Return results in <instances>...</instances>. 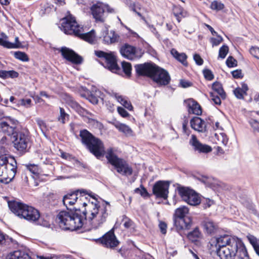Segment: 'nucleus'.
<instances>
[{
	"label": "nucleus",
	"instance_id": "29",
	"mask_svg": "<svg viewBox=\"0 0 259 259\" xmlns=\"http://www.w3.org/2000/svg\"><path fill=\"white\" fill-rule=\"evenodd\" d=\"M213 90L212 93H215V94L219 95L222 99H225L226 97V94L223 89L222 85L219 82H214L212 85Z\"/></svg>",
	"mask_w": 259,
	"mask_h": 259
},
{
	"label": "nucleus",
	"instance_id": "9",
	"mask_svg": "<svg viewBox=\"0 0 259 259\" xmlns=\"http://www.w3.org/2000/svg\"><path fill=\"white\" fill-rule=\"evenodd\" d=\"M13 139L14 147L20 153L26 152L30 142L28 132L26 130L17 131L13 136Z\"/></svg>",
	"mask_w": 259,
	"mask_h": 259
},
{
	"label": "nucleus",
	"instance_id": "26",
	"mask_svg": "<svg viewBox=\"0 0 259 259\" xmlns=\"http://www.w3.org/2000/svg\"><path fill=\"white\" fill-rule=\"evenodd\" d=\"M112 124L119 131L127 135H132V130L128 125L117 121L113 122Z\"/></svg>",
	"mask_w": 259,
	"mask_h": 259
},
{
	"label": "nucleus",
	"instance_id": "22",
	"mask_svg": "<svg viewBox=\"0 0 259 259\" xmlns=\"http://www.w3.org/2000/svg\"><path fill=\"white\" fill-rule=\"evenodd\" d=\"M185 103L188 108L189 113L197 115L202 113V109L200 105L193 99H188L185 100Z\"/></svg>",
	"mask_w": 259,
	"mask_h": 259
},
{
	"label": "nucleus",
	"instance_id": "34",
	"mask_svg": "<svg viewBox=\"0 0 259 259\" xmlns=\"http://www.w3.org/2000/svg\"><path fill=\"white\" fill-rule=\"evenodd\" d=\"M200 233L198 228H196L192 231L190 232L188 235L187 237L188 239L192 242H194L197 240L199 237Z\"/></svg>",
	"mask_w": 259,
	"mask_h": 259
},
{
	"label": "nucleus",
	"instance_id": "32",
	"mask_svg": "<svg viewBox=\"0 0 259 259\" xmlns=\"http://www.w3.org/2000/svg\"><path fill=\"white\" fill-rule=\"evenodd\" d=\"M60 115L58 117V120L62 124H64L69 120V115L67 114L62 107L59 108Z\"/></svg>",
	"mask_w": 259,
	"mask_h": 259
},
{
	"label": "nucleus",
	"instance_id": "39",
	"mask_svg": "<svg viewBox=\"0 0 259 259\" xmlns=\"http://www.w3.org/2000/svg\"><path fill=\"white\" fill-rule=\"evenodd\" d=\"M36 121L43 134L46 136V133L48 131L47 126L46 122L40 118L36 119Z\"/></svg>",
	"mask_w": 259,
	"mask_h": 259
},
{
	"label": "nucleus",
	"instance_id": "43",
	"mask_svg": "<svg viewBox=\"0 0 259 259\" xmlns=\"http://www.w3.org/2000/svg\"><path fill=\"white\" fill-rule=\"evenodd\" d=\"M228 51V47L226 45H223L219 49V57L224 59L227 55Z\"/></svg>",
	"mask_w": 259,
	"mask_h": 259
},
{
	"label": "nucleus",
	"instance_id": "53",
	"mask_svg": "<svg viewBox=\"0 0 259 259\" xmlns=\"http://www.w3.org/2000/svg\"><path fill=\"white\" fill-rule=\"evenodd\" d=\"M218 37L212 38L211 39V42L213 46H218L223 40L222 37L219 35H216Z\"/></svg>",
	"mask_w": 259,
	"mask_h": 259
},
{
	"label": "nucleus",
	"instance_id": "30",
	"mask_svg": "<svg viewBox=\"0 0 259 259\" xmlns=\"http://www.w3.org/2000/svg\"><path fill=\"white\" fill-rule=\"evenodd\" d=\"M68 105L81 115L83 116L87 112L86 110L81 107L76 101L72 99L69 101Z\"/></svg>",
	"mask_w": 259,
	"mask_h": 259
},
{
	"label": "nucleus",
	"instance_id": "27",
	"mask_svg": "<svg viewBox=\"0 0 259 259\" xmlns=\"http://www.w3.org/2000/svg\"><path fill=\"white\" fill-rule=\"evenodd\" d=\"M6 162V157H0V181L6 183V171L5 167Z\"/></svg>",
	"mask_w": 259,
	"mask_h": 259
},
{
	"label": "nucleus",
	"instance_id": "31",
	"mask_svg": "<svg viewBox=\"0 0 259 259\" xmlns=\"http://www.w3.org/2000/svg\"><path fill=\"white\" fill-rule=\"evenodd\" d=\"M77 36L81 37L83 40L91 44L93 43L95 40L94 32L93 30H92L89 32L83 33L82 28L81 34L79 35H77Z\"/></svg>",
	"mask_w": 259,
	"mask_h": 259
},
{
	"label": "nucleus",
	"instance_id": "40",
	"mask_svg": "<svg viewBox=\"0 0 259 259\" xmlns=\"http://www.w3.org/2000/svg\"><path fill=\"white\" fill-rule=\"evenodd\" d=\"M200 204L204 209H206L213 204V201L209 198H203L202 199H200Z\"/></svg>",
	"mask_w": 259,
	"mask_h": 259
},
{
	"label": "nucleus",
	"instance_id": "54",
	"mask_svg": "<svg viewBox=\"0 0 259 259\" xmlns=\"http://www.w3.org/2000/svg\"><path fill=\"white\" fill-rule=\"evenodd\" d=\"M117 111L118 113L123 117H126L129 116L128 113L123 107H118L117 108Z\"/></svg>",
	"mask_w": 259,
	"mask_h": 259
},
{
	"label": "nucleus",
	"instance_id": "21",
	"mask_svg": "<svg viewBox=\"0 0 259 259\" xmlns=\"http://www.w3.org/2000/svg\"><path fill=\"white\" fill-rule=\"evenodd\" d=\"M102 36L103 37V41L107 44H113L117 42L119 39V35L115 33L114 31L109 32L107 27H104L102 31Z\"/></svg>",
	"mask_w": 259,
	"mask_h": 259
},
{
	"label": "nucleus",
	"instance_id": "55",
	"mask_svg": "<svg viewBox=\"0 0 259 259\" xmlns=\"http://www.w3.org/2000/svg\"><path fill=\"white\" fill-rule=\"evenodd\" d=\"M93 90V94L97 97V98H98V100L100 99L102 102H103V93H102L99 90L95 89V91L94 89Z\"/></svg>",
	"mask_w": 259,
	"mask_h": 259
},
{
	"label": "nucleus",
	"instance_id": "5",
	"mask_svg": "<svg viewBox=\"0 0 259 259\" xmlns=\"http://www.w3.org/2000/svg\"><path fill=\"white\" fill-rule=\"evenodd\" d=\"M10 209L16 215L30 222H35L38 220L40 214L35 208L23 203L16 201L8 202Z\"/></svg>",
	"mask_w": 259,
	"mask_h": 259
},
{
	"label": "nucleus",
	"instance_id": "58",
	"mask_svg": "<svg viewBox=\"0 0 259 259\" xmlns=\"http://www.w3.org/2000/svg\"><path fill=\"white\" fill-rule=\"evenodd\" d=\"M194 60L198 65H201L203 63V59L198 54H195L193 56Z\"/></svg>",
	"mask_w": 259,
	"mask_h": 259
},
{
	"label": "nucleus",
	"instance_id": "1",
	"mask_svg": "<svg viewBox=\"0 0 259 259\" xmlns=\"http://www.w3.org/2000/svg\"><path fill=\"white\" fill-rule=\"evenodd\" d=\"M98 195L89 199L88 202H84L85 207L82 212L76 209L74 212L63 210L56 216L55 221L60 228L64 230L74 231L81 228L83 225H89L95 229L101 227L107 220L110 214L111 206L109 202L97 201Z\"/></svg>",
	"mask_w": 259,
	"mask_h": 259
},
{
	"label": "nucleus",
	"instance_id": "46",
	"mask_svg": "<svg viewBox=\"0 0 259 259\" xmlns=\"http://www.w3.org/2000/svg\"><path fill=\"white\" fill-rule=\"evenodd\" d=\"M210 94L211 100L214 104L217 105H220L221 104V97L218 94H215V93H210Z\"/></svg>",
	"mask_w": 259,
	"mask_h": 259
},
{
	"label": "nucleus",
	"instance_id": "45",
	"mask_svg": "<svg viewBox=\"0 0 259 259\" xmlns=\"http://www.w3.org/2000/svg\"><path fill=\"white\" fill-rule=\"evenodd\" d=\"M122 218V222H123V226L126 229H129L133 227L134 223L129 218H127L125 215H123Z\"/></svg>",
	"mask_w": 259,
	"mask_h": 259
},
{
	"label": "nucleus",
	"instance_id": "49",
	"mask_svg": "<svg viewBox=\"0 0 259 259\" xmlns=\"http://www.w3.org/2000/svg\"><path fill=\"white\" fill-rule=\"evenodd\" d=\"M226 64L228 67L231 68L237 66L236 60L232 56H229L226 60Z\"/></svg>",
	"mask_w": 259,
	"mask_h": 259
},
{
	"label": "nucleus",
	"instance_id": "56",
	"mask_svg": "<svg viewBox=\"0 0 259 259\" xmlns=\"http://www.w3.org/2000/svg\"><path fill=\"white\" fill-rule=\"evenodd\" d=\"M121 105L130 111L133 110V106L131 103L127 99H125L123 102H121Z\"/></svg>",
	"mask_w": 259,
	"mask_h": 259
},
{
	"label": "nucleus",
	"instance_id": "36",
	"mask_svg": "<svg viewBox=\"0 0 259 259\" xmlns=\"http://www.w3.org/2000/svg\"><path fill=\"white\" fill-rule=\"evenodd\" d=\"M14 57L23 62H28L29 61V58L27 55L23 52L16 51L14 53Z\"/></svg>",
	"mask_w": 259,
	"mask_h": 259
},
{
	"label": "nucleus",
	"instance_id": "51",
	"mask_svg": "<svg viewBox=\"0 0 259 259\" xmlns=\"http://www.w3.org/2000/svg\"><path fill=\"white\" fill-rule=\"evenodd\" d=\"M87 99L93 104H97L99 102L98 98L93 94V90H92L91 94L89 95Z\"/></svg>",
	"mask_w": 259,
	"mask_h": 259
},
{
	"label": "nucleus",
	"instance_id": "17",
	"mask_svg": "<svg viewBox=\"0 0 259 259\" xmlns=\"http://www.w3.org/2000/svg\"><path fill=\"white\" fill-rule=\"evenodd\" d=\"M96 241H100L101 243L107 248H113L119 244L114 232L110 230L106 233L101 238L96 239Z\"/></svg>",
	"mask_w": 259,
	"mask_h": 259
},
{
	"label": "nucleus",
	"instance_id": "50",
	"mask_svg": "<svg viewBox=\"0 0 259 259\" xmlns=\"http://www.w3.org/2000/svg\"><path fill=\"white\" fill-rule=\"evenodd\" d=\"M233 92L235 97L239 99H243L244 95H245L240 88L235 89Z\"/></svg>",
	"mask_w": 259,
	"mask_h": 259
},
{
	"label": "nucleus",
	"instance_id": "24",
	"mask_svg": "<svg viewBox=\"0 0 259 259\" xmlns=\"http://www.w3.org/2000/svg\"><path fill=\"white\" fill-rule=\"evenodd\" d=\"M14 43L11 42L7 40L0 38V45L7 49H19L22 48L21 43L19 41L18 37L15 38Z\"/></svg>",
	"mask_w": 259,
	"mask_h": 259
},
{
	"label": "nucleus",
	"instance_id": "25",
	"mask_svg": "<svg viewBox=\"0 0 259 259\" xmlns=\"http://www.w3.org/2000/svg\"><path fill=\"white\" fill-rule=\"evenodd\" d=\"M172 12L178 22H180L183 18L187 16V13L179 6H174Z\"/></svg>",
	"mask_w": 259,
	"mask_h": 259
},
{
	"label": "nucleus",
	"instance_id": "6",
	"mask_svg": "<svg viewBox=\"0 0 259 259\" xmlns=\"http://www.w3.org/2000/svg\"><path fill=\"white\" fill-rule=\"evenodd\" d=\"M189 209L182 206L176 209L174 215V221L175 226L179 230L189 229L191 225L192 220L187 216Z\"/></svg>",
	"mask_w": 259,
	"mask_h": 259
},
{
	"label": "nucleus",
	"instance_id": "14",
	"mask_svg": "<svg viewBox=\"0 0 259 259\" xmlns=\"http://www.w3.org/2000/svg\"><path fill=\"white\" fill-rule=\"evenodd\" d=\"M57 50L61 52L63 58L68 62L77 65L82 63V58L72 50L66 47H63Z\"/></svg>",
	"mask_w": 259,
	"mask_h": 259
},
{
	"label": "nucleus",
	"instance_id": "18",
	"mask_svg": "<svg viewBox=\"0 0 259 259\" xmlns=\"http://www.w3.org/2000/svg\"><path fill=\"white\" fill-rule=\"evenodd\" d=\"M6 171V183L11 182L15 177L17 171V162L14 157H6L5 162Z\"/></svg>",
	"mask_w": 259,
	"mask_h": 259
},
{
	"label": "nucleus",
	"instance_id": "33",
	"mask_svg": "<svg viewBox=\"0 0 259 259\" xmlns=\"http://www.w3.org/2000/svg\"><path fill=\"white\" fill-rule=\"evenodd\" d=\"M214 138L219 142H220L224 146H226L228 142V138L224 133H216L214 134Z\"/></svg>",
	"mask_w": 259,
	"mask_h": 259
},
{
	"label": "nucleus",
	"instance_id": "3",
	"mask_svg": "<svg viewBox=\"0 0 259 259\" xmlns=\"http://www.w3.org/2000/svg\"><path fill=\"white\" fill-rule=\"evenodd\" d=\"M213 243L221 259H250L242 240L236 236H221Z\"/></svg>",
	"mask_w": 259,
	"mask_h": 259
},
{
	"label": "nucleus",
	"instance_id": "10",
	"mask_svg": "<svg viewBox=\"0 0 259 259\" xmlns=\"http://www.w3.org/2000/svg\"><path fill=\"white\" fill-rule=\"evenodd\" d=\"M105 10L110 13H116L114 9L107 4L101 2H98L91 7V13L96 22H104L105 21L106 18Z\"/></svg>",
	"mask_w": 259,
	"mask_h": 259
},
{
	"label": "nucleus",
	"instance_id": "52",
	"mask_svg": "<svg viewBox=\"0 0 259 259\" xmlns=\"http://www.w3.org/2000/svg\"><path fill=\"white\" fill-rule=\"evenodd\" d=\"M250 53L254 57L259 59V48L257 47H252L249 50Z\"/></svg>",
	"mask_w": 259,
	"mask_h": 259
},
{
	"label": "nucleus",
	"instance_id": "15",
	"mask_svg": "<svg viewBox=\"0 0 259 259\" xmlns=\"http://www.w3.org/2000/svg\"><path fill=\"white\" fill-rule=\"evenodd\" d=\"M95 54L99 58L103 59L106 66L112 71H117L119 68L116 62L115 57L111 53H108L102 51H95Z\"/></svg>",
	"mask_w": 259,
	"mask_h": 259
},
{
	"label": "nucleus",
	"instance_id": "20",
	"mask_svg": "<svg viewBox=\"0 0 259 259\" xmlns=\"http://www.w3.org/2000/svg\"><path fill=\"white\" fill-rule=\"evenodd\" d=\"M191 127L200 133L206 134L207 132L206 122L199 117H194L190 120Z\"/></svg>",
	"mask_w": 259,
	"mask_h": 259
},
{
	"label": "nucleus",
	"instance_id": "41",
	"mask_svg": "<svg viewBox=\"0 0 259 259\" xmlns=\"http://www.w3.org/2000/svg\"><path fill=\"white\" fill-rule=\"evenodd\" d=\"M224 5L221 2H218L217 1H213L210 5V8L212 10H216V11H220L224 9Z\"/></svg>",
	"mask_w": 259,
	"mask_h": 259
},
{
	"label": "nucleus",
	"instance_id": "16",
	"mask_svg": "<svg viewBox=\"0 0 259 259\" xmlns=\"http://www.w3.org/2000/svg\"><path fill=\"white\" fill-rule=\"evenodd\" d=\"M169 184L167 182L159 181L153 186V193L156 197L166 199L167 198Z\"/></svg>",
	"mask_w": 259,
	"mask_h": 259
},
{
	"label": "nucleus",
	"instance_id": "64",
	"mask_svg": "<svg viewBox=\"0 0 259 259\" xmlns=\"http://www.w3.org/2000/svg\"><path fill=\"white\" fill-rule=\"evenodd\" d=\"M180 83L183 88H187L190 86V83L186 81L181 80Z\"/></svg>",
	"mask_w": 259,
	"mask_h": 259
},
{
	"label": "nucleus",
	"instance_id": "63",
	"mask_svg": "<svg viewBox=\"0 0 259 259\" xmlns=\"http://www.w3.org/2000/svg\"><path fill=\"white\" fill-rule=\"evenodd\" d=\"M115 97L116 99V100H117V101L119 102L121 104V102H123L124 101V100H125V98H124L121 95H118L117 94H115Z\"/></svg>",
	"mask_w": 259,
	"mask_h": 259
},
{
	"label": "nucleus",
	"instance_id": "23",
	"mask_svg": "<svg viewBox=\"0 0 259 259\" xmlns=\"http://www.w3.org/2000/svg\"><path fill=\"white\" fill-rule=\"evenodd\" d=\"M6 259H32V258L25 251L18 250L10 253Z\"/></svg>",
	"mask_w": 259,
	"mask_h": 259
},
{
	"label": "nucleus",
	"instance_id": "13",
	"mask_svg": "<svg viewBox=\"0 0 259 259\" xmlns=\"http://www.w3.org/2000/svg\"><path fill=\"white\" fill-rule=\"evenodd\" d=\"M18 121L10 117H6L0 122V131L8 136H13Z\"/></svg>",
	"mask_w": 259,
	"mask_h": 259
},
{
	"label": "nucleus",
	"instance_id": "44",
	"mask_svg": "<svg viewBox=\"0 0 259 259\" xmlns=\"http://www.w3.org/2000/svg\"><path fill=\"white\" fill-rule=\"evenodd\" d=\"M135 192L137 193H139L144 198H147L149 196L147 190L142 185H141L140 188H136L135 190Z\"/></svg>",
	"mask_w": 259,
	"mask_h": 259
},
{
	"label": "nucleus",
	"instance_id": "61",
	"mask_svg": "<svg viewBox=\"0 0 259 259\" xmlns=\"http://www.w3.org/2000/svg\"><path fill=\"white\" fill-rule=\"evenodd\" d=\"M31 103V100L30 99H22L21 100L22 105L25 106H30Z\"/></svg>",
	"mask_w": 259,
	"mask_h": 259
},
{
	"label": "nucleus",
	"instance_id": "60",
	"mask_svg": "<svg viewBox=\"0 0 259 259\" xmlns=\"http://www.w3.org/2000/svg\"><path fill=\"white\" fill-rule=\"evenodd\" d=\"M19 76V73L14 70L8 71V78H14Z\"/></svg>",
	"mask_w": 259,
	"mask_h": 259
},
{
	"label": "nucleus",
	"instance_id": "2",
	"mask_svg": "<svg viewBox=\"0 0 259 259\" xmlns=\"http://www.w3.org/2000/svg\"><path fill=\"white\" fill-rule=\"evenodd\" d=\"M79 136L82 144L97 158L100 159L105 154L108 162L114 166L118 173L128 176L132 174V168L125 160L118 157L116 148L110 147L105 151L103 142L87 130H81Z\"/></svg>",
	"mask_w": 259,
	"mask_h": 259
},
{
	"label": "nucleus",
	"instance_id": "19",
	"mask_svg": "<svg viewBox=\"0 0 259 259\" xmlns=\"http://www.w3.org/2000/svg\"><path fill=\"white\" fill-rule=\"evenodd\" d=\"M189 143L193 147L194 150L199 153L207 154L211 152L212 150L211 146L201 143L194 135H192Z\"/></svg>",
	"mask_w": 259,
	"mask_h": 259
},
{
	"label": "nucleus",
	"instance_id": "8",
	"mask_svg": "<svg viewBox=\"0 0 259 259\" xmlns=\"http://www.w3.org/2000/svg\"><path fill=\"white\" fill-rule=\"evenodd\" d=\"M63 19L61 29L65 34L77 35L81 34L82 27L79 25L75 18L69 13Z\"/></svg>",
	"mask_w": 259,
	"mask_h": 259
},
{
	"label": "nucleus",
	"instance_id": "4",
	"mask_svg": "<svg viewBox=\"0 0 259 259\" xmlns=\"http://www.w3.org/2000/svg\"><path fill=\"white\" fill-rule=\"evenodd\" d=\"M135 68L139 76L150 77L159 86L166 85L170 82V76L168 72L154 63L137 64Z\"/></svg>",
	"mask_w": 259,
	"mask_h": 259
},
{
	"label": "nucleus",
	"instance_id": "42",
	"mask_svg": "<svg viewBox=\"0 0 259 259\" xmlns=\"http://www.w3.org/2000/svg\"><path fill=\"white\" fill-rule=\"evenodd\" d=\"M122 68L124 73L128 76H130L131 74L132 66L130 63L126 62H122Z\"/></svg>",
	"mask_w": 259,
	"mask_h": 259
},
{
	"label": "nucleus",
	"instance_id": "12",
	"mask_svg": "<svg viewBox=\"0 0 259 259\" xmlns=\"http://www.w3.org/2000/svg\"><path fill=\"white\" fill-rule=\"evenodd\" d=\"M120 52L123 57L131 60L140 59L144 53L142 49L128 44L123 45L120 49Z\"/></svg>",
	"mask_w": 259,
	"mask_h": 259
},
{
	"label": "nucleus",
	"instance_id": "11",
	"mask_svg": "<svg viewBox=\"0 0 259 259\" xmlns=\"http://www.w3.org/2000/svg\"><path fill=\"white\" fill-rule=\"evenodd\" d=\"M178 191L182 199L189 205L195 206L200 204V198L193 190L185 187H179Z\"/></svg>",
	"mask_w": 259,
	"mask_h": 259
},
{
	"label": "nucleus",
	"instance_id": "35",
	"mask_svg": "<svg viewBox=\"0 0 259 259\" xmlns=\"http://www.w3.org/2000/svg\"><path fill=\"white\" fill-rule=\"evenodd\" d=\"M203 227L207 233L212 234L216 229V227L213 223L211 221H205L204 222Z\"/></svg>",
	"mask_w": 259,
	"mask_h": 259
},
{
	"label": "nucleus",
	"instance_id": "38",
	"mask_svg": "<svg viewBox=\"0 0 259 259\" xmlns=\"http://www.w3.org/2000/svg\"><path fill=\"white\" fill-rule=\"evenodd\" d=\"M26 170L30 174H32L34 176L37 177L39 174L38 168L37 165L34 164H30L26 166Z\"/></svg>",
	"mask_w": 259,
	"mask_h": 259
},
{
	"label": "nucleus",
	"instance_id": "62",
	"mask_svg": "<svg viewBox=\"0 0 259 259\" xmlns=\"http://www.w3.org/2000/svg\"><path fill=\"white\" fill-rule=\"evenodd\" d=\"M0 77L3 79L8 78V71L0 70Z\"/></svg>",
	"mask_w": 259,
	"mask_h": 259
},
{
	"label": "nucleus",
	"instance_id": "47",
	"mask_svg": "<svg viewBox=\"0 0 259 259\" xmlns=\"http://www.w3.org/2000/svg\"><path fill=\"white\" fill-rule=\"evenodd\" d=\"M203 74L206 80H211L214 78V75L212 71L208 69H204L203 70Z\"/></svg>",
	"mask_w": 259,
	"mask_h": 259
},
{
	"label": "nucleus",
	"instance_id": "7",
	"mask_svg": "<svg viewBox=\"0 0 259 259\" xmlns=\"http://www.w3.org/2000/svg\"><path fill=\"white\" fill-rule=\"evenodd\" d=\"M78 195H79L80 200H82L84 198L88 201L91 198H95V194L91 191L84 189L78 190L74 192L68 193L65 195L62 199L63 204L67 209H69V206H72L77 201Z\"/></svg>",
	"mask_w": 259,
	"mask_h": 259
},
{
	"label": "nucleus",
	"instance_id": "28",
	"mask_svg": "<svg viewBox=\"0 0 259 259\" xmlns=\"http://www.w3.org/2000/svg\"><path fill=\"white\" fill-rule=\"evenodd\" d=\"M170 53L172 56L178 61L182 63L183 65H187V62L186 59L187 56L186 54L184 53H180L175 49H172L170 51Z\"/></svg>",
	"mask_w": 259,
	"mask_h": 259
},
{
	"label": "nucleus",
	"instance_id": "37",
	"mask_svg": "<svg viewBox=\"0 0 259 259\" xmlns=\"http://www.w3.org/2000/svg\"><path fill=\"white\" fill-rule=\"evenodd\" d=\"M248 123L254 133H259V121L251 118L248 120Z\"/></svg>",
	"mask_w": 259,
	"mask_h": 259
},
{
	"label": "nucleus",
	"instance_id": "59",
	"mask_svg": "<svg viewBox=\"0 0 259 259\" xmlns=\"http://www.w3.org/2000/svg\"><path fill=\"white\" fill-rule=\"evenodd\" d=\"M232 75L234 78H240L242 77V73L240 70H236L232 72Z\"/></svg>",
	"mask_w": 259,
	"mask_h": 259
},
{
	"label": "nucleus",
	"instance_id": "57",
	"mask_svg": "<svg viewBox=\"0 0 259 259\" xmlns=\"http://www.w3.org/2000/svg\"><path fill=\"white\" fill-rule=\"evenodd\" d=\"M159 227L161 232L163 234H165L166 233L167 225L165 223L160 222L159 224Z\"/></svg>",
	"mask_w": 259,
	"mask_h": 259
},
{
	"label": "nucleus",
	"instance_id": "48",
	"mask_svg": "<svg viewBox=\"0 0 259 259\" xmlns=\"http://www.w3.org/2000/svg\"><path fill=\"white\" fill-rule=\"evenodd\" d=\"M247 239L253 248L259 245V240L254 236L249 235L247 236Z\"/></svg>",
	"mask_w": 259,
	"mask_h": 259
}]
</instances>
